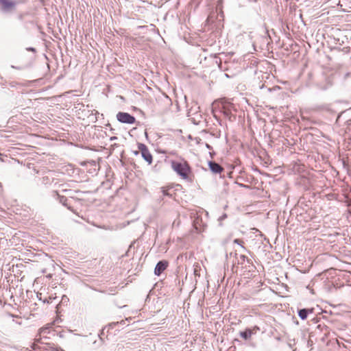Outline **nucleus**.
Masks as SVG:
<instances>
[{
	"mask_svg": "<svg viewBox=\"0 0 351 351\" xmlns=\"http://www.w3.org/2000/svg\"><path fill=\"white\" fill-rule=\"evenodd\" d=\"M171 166L173 170L183 180L192 181L193 174L191 166L184 159L179 161L172 160Z\"/></svg>",
	"mask_w": 351,
	"mask_h": 351,
	"instance_id": "nucleus-1",
	"label": "nucleus"
},
{
	"mask_svg": "<svg viewBox=\"0 0 351 351\" xmlns=\"http://www.w3.org/2000/svg\"><path fill=\"white\" fill-rule=\"evenodd\" d=\"M221 104L222 112L227 118L230 119L231 117L233 116V113L237 111L234 104L228 99H223L221 100Z\"/></svg>",
	"mask_w": 351,
	"mask_h": 351,
	"instance_id": "nucleus-2",
	"label": "nucleus"
},
{
	"mask_svg": "<svg viewBox=\"0 0 351 351\" xmlns=\"http://www.w3.org/2000/svg\"><path fill=\"white\" fill-rule=\"evenodd\" d=\"M138 149L141 151V154L143 159L148 163V165H151L153 161V156L147 147L143 143H138Z\"/></svg>",
	"mask_w": 351,
	"mask_h": 351,
	"instance_id": "nucleus-3",
	"label": "nucleus"
},
{
	"mask_svg": "<svg viewBox=\"0 0 351 351\" xmlns=\"http://www.w3.org/2000/svg\"><path fill=\"white\" fill-rule=\"evenodd\" d=\"M22 2L23 1L0 0V6L3 11L11 12L15 9L17 3Z\"/></svg>",
	"mask_w": 351,
	"mask_h": 351,
	"instance_id": "nucleus-4",
	"label": "nucleus"
},
{
	"mask_svg": "<svg viewBox=\"0 0 351 351\" xmlns=\"http://www.w3.org/2000/svg\"><path fill=\"white\" fill-rule=\"evenodd\" d=\"M259 330H260L259 327L257 326H254L252 328H246L244 331L240 332L239 335L244 340H248V339H251V337L253 335L256 334L257 332Z\"/></svg>",
	"mask_w": 351,
	"mask_h": 351,
	"instance_id": "nucleus-5",
	"label": "nucleus"
},
{
	"mask_svg": "<svg viewBox=\"0 0 351 351\" xmlns=\"http://www.w3.org/2000/svg\"><path fill=\"white\" fill-rule=\"evenodd\" d=\"M117 119L124 123H134L135 122V118L127 112H120L117 114Z\"/></svg>",
	"mask_w": 351,
	"mask_h": 351,
	"instance_id": "nucleus-6",
	"label": "nucleus"
},
{
	"mask_svg": "<svg viewBox=\"0 0 351 351\" xmlns=\"http://www.w3.org/2000/svg\"><path fill=\"white\" fill-rule=\"evenodd\" d=\"M168 265L169 263L167 261H159L154 269L155 275L159 276L167 268Z\"/></svg>",
	"mask_w": 351,
	"mask_h": 351,
	"instance_id": "nucleus-7",
	"label": "nucleus"
},
{
	"mask_svg": "<svg viewBox=\"0 0 351 351\" xmlns=\"http://www.w3.org/2000/svg\"><path fill=\"white\" fill-rule=\"evenodd\" d=\"M208 166L213 173H221L223 171V168L215 162H209Z\"/></svg>",
	"mask_w": 351,
	"mask_h": 351,
	"instance_id": "nucleus-8",
	"label": "nucleus"
},
{
	"mask_svg": "<svg viewBox=\"0 0 351 351\" xmlns=\"http://www.w3.org/2000/svg\"><path fill=\"white\" fill-rule=\"evenodd\" d=\"M174 186L178 188H181V185L173 184L161 187V192L162 193L163 195L171 197L173 195L171 193V190L173 188Z\"/></svg>",
	"mask_w": 351,
	"mask_h": 351,
	"instance_id": "nucleus-9",
	"label": "nucleus"
},
{
	"mask_svg": "<svg viewBox=\"0 0 351 351\" xmlns=\"http://www.w3.org/2000/svg\"><path fill=\"white\" fill-rule=\"evenodd\" d=\"M52 326L51 324H47L45 327H43L39 330L40 336L46 337L47 334L50 333Z\"/></svg>",
	"mask_w": 351,
	"mask_h": 351,
	"instance_id": "nucleus-10",
	"label": "nucleus"
},
{
	"mask_svg": "<svg viewBox=\"0 0 351 351\" xmlns=\"http://www.w3.org/2000/svg\"><path fill=\"white\" fill-rule=\"evenodd\" d=\"M201 270L200 265L198 263H195L193 265V273L195 276H199V271Z\"/></svg>",
	"mask_w": 351,
	"mask_h": 351,
	"instance_id": "nucleus-11",
	"label": "nucleus"
},
{
	"mask_svg": "<svg viewBox=\"0 0 351 351\" xmlns=\"http://www.w3.org/2000/svg\"><path fill=\"white\" fill-rule=\"evenodd\" d=\"M308 311V310L305 308L301 309L299 311L298 315L302 319H306L307 318Z\"/></svg>",
	"mask_w": 351,
	"mask_h": 351,
	"instance_id": "nucleus-12",
	"label": "nucleus"
},
{
	"mask_svg": "<svg viewBox=\"0 0 351 351\" xmlns=\"http://www.w3.org/2000/svg\"><path fill=\"white\" fill-rule=\"evenodd\" d=\"M234 243H237L241 246H243V244L244 243L243 241L239 239H234Z\"/></svg>",
	"mask_w": 351,
	"mask_h": 351,
	"instance_id": "nucleus-13",
	"label": "nucleus"
},
{
	"mask_svg": "<svg viewBox=\"0 0 351 351\" xmlns=\"http://www.w3.org/2000/svg\"><path fill=\"white\" fill-rule=\"evenodd\" d=\"M133 153L134 155H138L139 153H141V151L139 150V149H138L137 151H134Z\"/></svg>",
	"mask_w": 351,
	"mask_h": 351,
	"instance_id": "nucleus-14",
	"label": "nucleus"
}]
</instances>
